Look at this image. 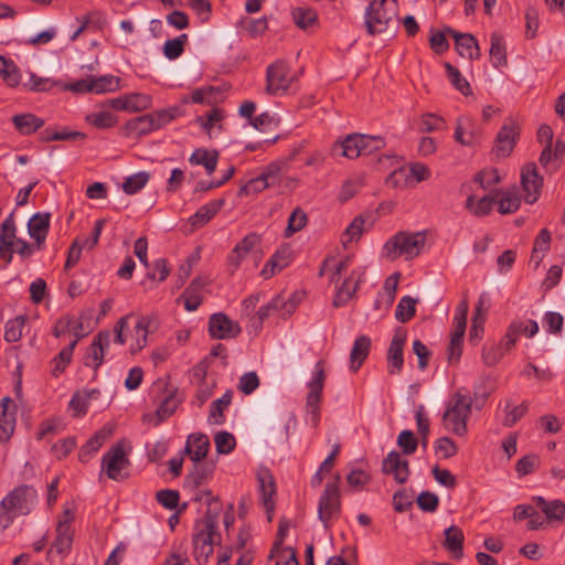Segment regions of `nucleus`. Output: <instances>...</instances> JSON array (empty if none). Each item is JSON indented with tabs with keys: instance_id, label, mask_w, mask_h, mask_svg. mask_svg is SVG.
Wrapping results in <instances>:
<instances>
[{
	"instance_id": "46",
	"label": "nucleus",
	"mask_w": 565,
	"mask_h": 565,
	"mask_svg": "<svg viewBox=\"0 0 565 565\" xmlns=\"http://www.w3.org/2000/svg\"><path fill=\"white\" fill-rule=\"evenodd\" d=\"M74 531L72 527H66L62 524H56V537L53 542V547L56 553L64 554L72 547Z\"/></svg>"
},
{
	"instance_id": "39",
	"label": "nucleus",
	"mask_w": 565,
	"mask_h": 565,
	"mask_svg": "<svg viewBox=\"0 0 565 565\" xmlns=\"http://www.w3.org/2000/svg\"><path fill=\"white\" fill-rule=\"evenodd\" d=\"M99 395L98 390H85L83 392H75L70 401V408L75 412L74 416L85 415L88 411V402Z\"/></svg>"
},
{
	"instance_id": "62",
	"label": "nucleus",
	"mask_w": 565,
	"mask_h": 565,
	"mask_svg": "<svg viewBox=\"0 0 565 565\" xmlns=\"http://www.w3.org/2000/svg\"><path fill=\"white\" fill-rule=\"evenodd\" d=\"M14 413L0 412V443H6L10 439L14 431Z\"/></svg>"
},
{
	"instance_id": "23",
	"label": "nucleus",
	"mask_w": 565,
	"mask_h": 565,
	"mask_svg": "<svg viewBox=\"0 0 565 565\" xmlns=\"http://www.w3.org/2000/svg\"><path fill=\"white\" fill-rule=\"evenodd\" d=\"M210 439L205 434L194 433L189 435L184 454H186L193 462L202 461L210 450Z\"/></svg>"
},
{
	"instance_id": "14",
	"label": "nucleus",
	"mask_w": 565,
	"mask_h": 565,
	"mask_svg": "<svg viewBox=\"0 0 565 565\" xmlns=\"http://www.w3.org/2000/svg\"><path fill=\"white\" fill-rule=\"evenodd\" d=\"M482 131L475 120L459 117L456 122L454 138L461 146L475 147L482 140Z\"/></svg>"
},
{
	"instance_id": "16",
	"label": "nucleus",
	"mask_w": 565,
	"mask_h": 565,
	"mask_svg": "<svg viewBox=\"0 0 565 565\" xmlns=\"http://www.w3.org/2000/svg\"><path fill=\"white\" fill-rule=\"evenodd\" d=\"M315 367V374L308 383L309 393L307 395V407L311 408L313 419L317 423L319 419V403L324 385L326 373L322 361L317 362Z\"/></svg>"
},
{
	"instance_id": "24",
	"label": "nucleus",
	"mask_w": 565,
	"mask_h": 565,
	"mask_svg": "<svg viewBox=\"0 0 565 565\" xmlns=\"http://www.w3.org/2000/svg\"><path fill=\"white\" fill-rule=\"evenodd\" d=\"M292 252L290 247H281L270 257L265 267L262 269L260 275L265 279L273 277L276 273H279L286 268L290 264Z\"/></svg>"
},
{
	"instance_id": "58",
	"label": "nucleus",
	"mask_w": 565,
	"mask_h": 565,
	"mask_svg": "<svg viewBox=\"0 0 565 565\" xmlns=\"http://www.w3.org/2000/svg\"><path fill=\"white\" fill-rule=\"evenodd\" d=\"M86 121L99 129H107L117 124V118L109 111H98L86 116Z\"/></svg>"
},
{
	"instance_id": "13",
	"label": "nucleus",
	"mask_w": 565,
	"mask_h": 565,
	"mask_svg": "<svg viewBox=\"0 0 565 565\" xmlns=\"http://www.w3.org/2000/svg\"><path fill=\"white\" fill-rule=\"evenodd\" d=\"M239 324L231 320L225 313L217 312L210 317L209 333L213 339L230 340L239 335Z\"/></svg>"
},
{
	"instance_id": "5",
	"label": "nucleus",
	"mask_w": 565,
	"mask_h": 565,
	"mask_svg": "<svg viewBox=\"0 0 565 565\" xmlns=\"http://www.w3.org/2000/svg\"><path fill=\"white\" fill-rule=\"evenodd\" d=\"M426 243V237L423 232H398L393 235L383 247V256L390 260H395L399 257L405 259H414L417 257Z\"/></svg>"
},
{
	"instance_id": "36",
	"label": "nucleus",
	"mask_w": 565,
	"mask_h": 565,
	"mask_svg": "<svg viewBox=\"0 0 565 565\" xmlns=\"http://www.w3.org/2000/svg\"><path fill=\"white\" fill-rule=\"evenodd\" d=\"M193 463V469L188 473L185 481L192 488L199 489L212 476L214 465L202 461Z\"/></svg>"
},
{
	"instance_id": "28",
	"label": "nucleus",
	"mask_w": 565,
	"mask_h": 565,
	"mask_svg": "<svg viewBox=\"0 0 565 565\" xmlns=\"http://www.w3.org/2000/svg\"><path fill=\"white\" fill-rule=\"evenodd\" d=\"M371 349V339L367 335H360L355 339L350 353V369L358 372L366 360Z\"/></svg>"
},
{
	"instance_id": "12",
	"label": "nucleus",
	"mask_w": 565,
	"mask_h": 565,
	"mask_svg": "<svg viewBox=\"0 0 565 565\" xmlns=\"http://www.w3.org/2000/svg\"><path fill=\"white\" fill-rule=\"evenodd\" d=\"M407 332L405 329L397 328L392 338L387 350V372L391 375L399 374L404 365V344L406 342Z\"/></svg>"
},
{
	"instance_id": "57",
	"label": "nucleus",
	"mask_w": 565,
	"mask_h": 565,
	"mask_svg": "<svg viewBox=\"0 0 565 565\" xmlns=\"http://www.w3.org/2000/svg\"><path fill=\"white\" fill-rule=\"evenodd\" d=\"M307 221V214L300 207H296L288 218L285 236L289 237L296 232L301 231L306 226Z\"/></svg>"
},
{
	"instance_id": "38",
	"label": "nucleus",
	"mask_w": 565,
	"mask_h": 565,
	"mask_svg": "<svg viewBox=\"0 0 565 565\" xmlns=\"http://www.w3.org/2000/svg\"><path fill=\"white\" fill-rule=\"evenodd\" d=\"M232 391L227 390L222 397L212 402L209 414V422L214 425H222L225 422L224 411L232 403Z\"/></svg>"
},
{
	"instance_id": "1",
	"label": "nucleus",
	"mask_w": 565,
	"mask_h": 565,
	"mask_svg": "<svg viewBox=\"0 0 565 565\" xmlns=\"http://www.w3.org/2000/svg\"><path fill=\"white\" fill-rule=\"evenodd\" d=\"M486 398L487 396H483L480 402L477 392L472 396L465 387L457 390L448 401L441 417L445 429L459 437L466 436L468 433L467 422L471 416L473 404L477 409H481Z\"/></svg>"
},
{
	"instance_id": "56",
	"label": "nucleus",
	"mask_w": 565,
	"mask_h": 565,
	"mask_svg": "<svg viewBox=\"0 0 565 565\" xmlns=\"http://www.w3.org/2000/svg\"><path fill=\"white\" fill-rule=\"evenodd\" d=\"M25 323L23 316L15 317L6 323L4 328V340L7 342H17L22 337V329Z\"/></svg>"
},
{
	"instance_id": "41",
	"label": "nucleus",
	"mask_w": 565,
	"mask_h": 565,
	"mask_svg": "<svg viewBox=\"0 0 565 565\" xmlns=\"http://www.w3.org/2000/svg\"><path fill=\"white\" fill-rule=\"evenodd\" d=\"M489 53L491 63L495 68L507 65V50L503 42V38L500 34H491V46Z\"/></svg>"
},
{
	"instance_id": "44",
	"label": "nucleus",
	"mask_w": 565,
	"mask_h": 565,
	"mask_svg": "<svg viewBox=\"0 0 565 565\" xmlns=\"http://www.w3.org/2000/svg\"><path fill=\"white\" fill-rule=\"evenodd\" d=\"M17 227L13 214H10L2 223L0 230V252H9L8 247L14 246Z\"/></svg>"
},
{
	"instance_id": "43",
	"label": "nucleus",
	"mask_w": 565,
	"mask_h": 565,
	"mask_svg": "<svg viewBox=\"0 0 565 565\" xmlns=\"http://www.w3.org/2000/svg\"><path fill=\"white\" fill-rule=\"evenodd\" d=\"M291 17L296 25L306 30L318 22V13L309 7H297L291 11Z\"/></svg>"
},
{
	"instance_id": "47",
	"label": "nucleus",
	"mask_w": 565,
	"mask_h": 565,
	"mask_svg": "<svg viewBox=\"0 0 565 565\" xmlns=\"http://www.w3.org/2000/svg\"><path fill=\"white\" fill-rule=\"evenodd\" d=\"M113 429L103 427L90 437L85 446L81 449L79 457L97 452L104 443L111 436Z\"/></svg>"
},
{
	"instance_id": "9",
	"label": "nucleus",
	"mask_w": 565,
	"mask_h": 565,
	"mask_svg": "<svg viewBox=\"0 0 565 565\" xmlns=\"http://www.w3.org/2000/svg\"><path fill=\"white\" fill-rule=\"evenodd\" d=\"M129 466L130 460L120 445L111 447L104 454L102 459V469L106 471L109 479L116 481L124 480L128 477V473H124L122 471Z\"/></svg>"
},
{
	"instance_id": "31",
	"label": "nucleus",
	"mask_w": 565,
	"mask_h": 565,
	"mask_svg": "<svg viewBox=\"0 0 565 565\" xmlns=\"http://www.w3.org/2000/svg\"><path fill=\"white\" fill-rule=\"evenodd\" d=\"M463 533L461 529L456 525H451L445 530L444 547L450 552L455 559H459L463 555Z\"/></svg>"
},
{
	"instance_id": "63",
	"label": "nucleus",
	"mask_w": 565,
	"mask_h": 565,
	"mask_svg": "<svg viewBox=\"0 0 565 565\" xmlns=\"http://www.w3.org/2000/svg\"><path fill=\"white\" fill-rule=\"evenodd\" d=\"M216 451L218 454L227 455L234 450L236 446L235 437L227 431H220L214 436Z\"/></svg>"
},
{
	"instance_id": "2",
	"label": "nucleus",
	"mask_w": 565,
	"mask_h": 565,
	"mask_svg": "<svg viewBox=\"0 0 565 565\" xmlns=\"http://www.w3.org/2000/svg\"><path fill=\"white\" fill-rule=\"evenodd\" d=\"M38 501V492L33 487L21 484L10 491L0 502V527L8 529L20 515L31 512Z\"/></svg>"
},
{
	"instance_id": "10",
	"label": "nucleus",
	"mask_w": 565,
	"mask_h": 565,
	"mask_svg": "<svg viewBox=\"0 0 565 565\" xmlns=\"http://www.w3.org/2000/svg\"><path fill=\"white\" fill-rule=\"evenodd\" d=\"M281 168L278 164H269L267 169L257 178L249 180L238 190V196L259 193L263 190L275 186L280 182Z\"/></svg>"
},
{
	"instance_id": "8",
	"label": "nucleus",
	"mask_w": 565,
	"mask_h": 565,
	"mask_svg": "<svg viewBox=\"0 0 565 565\" xmlns=\"http://www.w3.org/2000/svg\"><path fill=\"white\" fill-rule=\"evenodd\" d=\"M340 476L337 475L333 482L326 484L324 491L320 497L318 504V515L320 521L328 526V522L340 514L341 499L339 490Z\"/></svg>"
},
{
	"instance_id": "17",
	"label": "nucleus",
	"mask_w": 565,
	"mask_h": 565,
	"mask_svg": "<svg viewBox=\"0 0 565 565\" xmlns=\"http://www.w3.org/2000/svg\"><path fill=\"white\" fill-rule=\"evenodd\" d=\"M519 137V127L510 119L499 130L495 138L494 152L499 158H508L512 152Z\"/></svg>"
},
{
	"instance_id": "55",
	"label": "nucleus",
	"mask_w": 565,
	"mask_h": 565,
	"mask_svg": "<svg viewBox=\"0 0 565 565\" xmlns=\"http://www.w3.org/2000/svg\"><path fill=\"white\" fill-rule=\"evenodd\" d=\"M449 81L455 86L456 89H458L461 94L465 96H468L471 94V88L469 83L465 77L461 76V73L459 70L455 66H452L450 63L445 64Z\"/></svg>"
},
{
	"instance_id": "48",
	"label": "nucleus",
	"mask_w": 565,
	"mask_h": 565,
	"mask_svg": "<svg viewBox=\"0 0 565 565\" xmlns=\"http://www.w3.org/2000/svg\"><path fill=\"white\" fill-rule=\"evenodd\" d=\"M527 411L529 404L526 402H522L520 405H513L511 401H507L504 406L505 416L502 422L503 426L512 427L527 413Z\"/></svg>"
},
{
	"instance_id": "45",
	"label": "nucleus",
	"mask_w": 565,
	"mask_h": 565,
	"mask_svg": "<svg viewBox=\"0 0 565 565\" xmlns=\"http://www.w3.org/2000/svg\"><path fill=\"white\" fill-rule=\"evenodd\" d=\"M77 344V340H73L67 347L63 348L61 352L52 360L53 370L52 375L54 377L60 376L71 363L73 351Z\"/></svg>"
},
{
	"instance_id": "15",
	"label": "nucleus",
	"mask_w": 565,
	"mask_h": 565,
	"mask_svg": "<svg viewBox=\"0 0 565 565\" xmlns=\"http://www.w3.org/2000/svg\"><path fill=\"white\" fill-rule=\"evenodd\" d=\"M110 344V332L99 331L93 339L92 343L86 350L84 356V365L92 367L94 371L103 364L105 350Z\"/></svg>"
},
{
	"instance_id": "27",
	"label": "nucleus",
	"mask_w": 565,
	"mask_h": 565,
	"mask_svg": "<svg viewBox=\"0 0 565 565\" xmlns=\"http://www.w3.org/2000/svg\"><path fill=\"white\" fill-rule=\"evenodd\" d=\"M205 285V280H202L201 278H195L183 290L181 298L183 299L185 310L194 311L200 307L203 300L202 289Z\"/></svg>"
},
{
	"instance_id": "7",
	"label": "nucleus",
	"mask_w": 565,
	"mask_h": 565,
	"mask_svg": "<svg viewBox=\"0 0 565 565\" xmlns=\"http://www.w3.org/2000/svg\"><path fill=\"white\" fill-rule=\"evenodd\" d=\"M294 76L287 62L278 60L266 70V87L268 95L276 96L285 94L291 86Z\"/></svg>"
},
{
	"instance_id": "53",
	"label": "nucleus",
	"mask_w": 565,
	"mask_h": 565,
	"mask_svg": "<svg viewBox=\"0 0 565 565\" xmlns=\"http://www.w3.org/2000/svg\"><path fill=\"white\" fill-rule=\"evenodd\" d=\"M150 174L145 171L137 172L126 178L122 183V190L126 194L132 195L138 193L149 181Z\"/></svg>"
},
{
	"instance_id": "51",
	"label": "nucleus",
	"mask_w": 565,
	"mask_h": 565,
	"mask_svg": "<svg viewBox=\"0 0 565 565\" xmlns=\"http://www.w3.org/2000/svg\"><path fill=\"white\" fill-rule=\"evenodd\" d=\"M218 88L204 86L194 89L190 94L191 103L202 105H214L217 102Z\"/></svg>"
},
{
	"instance_id": "29",
	"label": "nucleus",
	"mask_w": 565,
	"mask_h": 565,
	"mask_svg": "<svg viewBox=\"0 0 565 565\" xmlns=\"http://www.w3.org/2000/svg\"><path fill=\"white\" fill-rule=\"evenodd\" d=\"M373 223L374 218L372 213H365L356 216L345 230L344 235L347 236V239L343 242V245L347 246L348 243L359 241L361 235L370 230Z\"/></svg>"
},
{
	"instance_id": "60",
	"label": "nucleus",
	"mask_w": 565,
	"mask_h": 565,
	"mask_svg": "<svg viewBox=\"0 0 565 565\" xmlns=\"http://www.w3.org/2000/svg\"><path fill=\"white\" fill-rule=\"evenodd\" d=\"M444 127H445L444 118H441L435 114L427 113L422 116V118L419 120L418 129L420 132H431V131L443 130Z\"/></svg>"
},
{
	"instance_id": "42",
	"label": "nucleus",
	"mask_w": 565,
	"mask_h": 565,
	"mask_svg": "<svg viewBox=\"0 0 565 565\" xmlns=\"http://www.w3.org/2000/svg\"><path fill=\"white\" fill-rule=\"evenodd\" d=\"M224 118V114L220 108H212L206 116H199L196 121L200 124L202 129L209 135L210 138L214 135V129L222 130L221 121Z\"/></svg>"
},
{
	"instance_id": "49",
	"label": "nucleus",
	"mask_w": 565,
	"mask_h": 565,
	"mask_svg": "<svg viewBox=\"0 0 565 565\" xmlns=\"http://www.w3.org/2000/svg\"><path fill=\"white\" fill-rule=\"evenodd\" d=\"M0 76L11 87L19 85L20 75L12 60L0 55Z\"/></svg>"
},
{
	"instance_id": "18",
	"label": "nucleus",
	"mask_w": 565,
	"mask_h": 565,
	"mask_svg": "<svg viewBox=\"0 0 565 565\" xmlns=\"http://www.w3.org/2000/svg\"><path fill=\"white\" fill-rule=\"evenodd\" d=\"M382 472L392 475L397 483H405L411 475L408 460L403 459L401 454L393 450L388 452L382 462Z\"/></svg>"
},
{
	"instance_id": "25",
	"label": "nucleus",
	"mask_w": 565,
	"mask_h": 565,
	"mask_svg": "<svg viewBox=\"0 0 565 565\" xmlns=\"http://www.w3.org/2000/svg\"><path fill=\"white\" fill-rule=\"evenodd\" d=\"M49 227L50 213H36L30 218L28 223V231L30 236L35 239L38 249L42 248Z\"/></svg>"
},
{
	"instance_id": "26",
	"label": "nucleus",
	"mask_w": 565,
	"mask_h": 565,
	"mask_svg": "<svg viewBox=\"0 0 565 565\" xmlns=\"http://www.w3.org/2000/svg\"><path fill=\"white\" fill-rule=\"evenodd\" d=\"M363 141V134H351L342 141H337L333 145V151H339L341 156L348 159H355L361 156V145Z\"/></svg>"
},
{
	"instance_id": "52",
	"label": "nucleus",
	"mask_w": 565,
	"mask_h": 565,
	"mask_svg": "<svg viewBox=\"0 0 565 565\" xmlns=\"http://www.w3.org/2000/svg\"><path fill=\"white\" fill-rule=\"evenodd\" d=\"M416 299L411 296H404L395 311V318L402 323L408 322L416 313Z\"/></svg>"
},
{
	"instance_id": "37",
	"label": "nucleus",
	"mask_w": 565,
	"mask_h": 565,
	"mask_svg": "<svg viewBox=\"0 0 565 565\" xmlns=\"http://www.w3.org/2000/svg\"><path fill=\"white\" fill-rule=\"evenodd\" d=\"M536 505L550 521H562L565 519V503L561 500L546 501L542 497L534 498Z\"/></svg>"
},
{
	"instance_id": "40",
	"label": "nucleus",
	"mask_w": 565,
	"mask_h": 565,
	"mask_svg": "<svg viewBox=\"0 0 565 565\" xmlns=\"http://www.w3.org/2000/svg\"><path fill=\"white\" fill-rule=\"evenodd\" d=\"M352 279L353 274L344 279L341 287L338 289L333 299L334 307L344 306L353 297L356 289L359 288L360 282L362 281V274L359 275V278L355 281H352Z\"/></svg>"
},
{
	"instance_id": "22",
	"label": "nucleus",
	"mask_w": 565,
	"mask_h": 565,
	"mask_svg": "<svg viewBox=\"0 0 565 565\" xmlns=\"http://www.w3.org/2000/svg\"><path fill=\"white\" fill-rule=\"evenodd\" d=\"M177 388L169 391L168 394L163 397L162 402L160 403L156 412V415L153 416L147 414L143 416V420H153V425L158 426L164 419L172 416L181 403V399L177 397Z\"/></svg>"
},
{
	"instance_id": "33",
	"label": "nucleus",
	"mask_w": 565,
	"mask_h": 565,
	"mask_svg": "<svg viewBox=\"0 0 565 565\" xmlns=\"http://www.w3.org/2000/svg\"><path fill=\"white\" fill-rule=\"evenodd\" d=\"M455 328L450 334V342L448 345V360L449 362H457L462 353V341L466 332V322L454 321Z\"/></svg>"
},
{
	"instance_id": "61",
	"label": "nucleus",
	"mask_w": 565,
	"mask_h": 565,
	"mask_svg": "<svg viewBox=\"0 0 565 565\" xmlns=\"http://www.w3.org/2000/svg\"><path fill=\"white\" fill-rule=\"evenodd\" d=\"M93 92L100 94L113 92L119 87V78L113 75H105L98 78L92 77Z\"/></svg>"
},
{
	"instance_id": "64",
	"label": "nucleus",
	"mask_w": 565,
	"mask_h": 565,
	"mask_svg": "<svg viewBox=\"0 0 565 565\" xmlns=\"http://www.w3.org/2000/svg\"><path fill=\"white\" fill-rule=\"evenodd\" d=\"M540 465L537 455H526L519 459L515 465V471L520 477L532 473Z\"/></svg>"
},
{
	"instance_id": "54",
	"label": "nucleus",
	"mask_w": 565,
	"mask_h": 565,
	"mask_svg": "<svg viewBox=\"0 0 565 565\" xmlns=\"http://www.w3.org/2000/svg\"><path fill=\"white\" fill-rule=\"evenodd\" d=\"M188 42V34L183 33L175 39L168 40L163 45V54L169 60H175L184 52V45Z\"/></svg>"
},
{
	"instance_id": "20",
	"label": "nucleus",
	"mask_w": 565,
	"mask_h": 565,
	"mask_svg": "<svg viewBox=\"0 0 565 565\" xmlns=\"http://www.w3.org/2000/svg\"><path fill=\"white\" fill-rule=\"evenodd\" d=\"M257 481L262 502L266 512L268 513V520L270 521V513L275 509V502L273 499L276 494L275 479L268 469H262L257 473Z\"/></svg>"
},
{
	"instance_id": "19",
	"label": "nucleus",
	"mask_w": 565,
	"mask_h": 565,
	"mask_svg": "<svg viewBox=\"0 0 565 565\" xmlns=\"http://www.w3.org/2000/svg\"><path fill=\"white\" fill-rule=\"evenodd\" d=\"M260 243V236L257 233L247 234L227 256V267L233 274L241 265V262Z\"/></svg>"
},
{
	"instance_id": "3",
	"label": "nucleus",
	"mask_w": 565,
	"mask_h": 565,
	"mask_svg": "<svg viewBox=\"0 0 565 565\" xmlns=\"http://www.w3.org/2000/svg\"><path fill=\"white\" fill-rule=\"evenodd\" d=\"M216 511L205 513L203 519L194 524L193 556L199 565L207 564L214 545L221 543V534L216 532Z\"/></svg>"
},
{
	"instance_id": "6",
	"label": "nucleus",
	"mask_w": 565,
	"mask_h": 565,
	"mask_svg": "<svg viewBox=\"0 0 565 565\" xmlns=\"http://www.w3.org/2000/svg\"><path fill=\"white\" fill-rule=\"evenodd\" d=\"M397 0H373L365 10V28L369 35L385 32L397 19Z\"/></svg>"
},
{
	"instance_id": "50",
	"label": "nucleus",
	"mask_w": 565,
	"mask_h": 565,
	"mask_svg": "<svg viewBox=\"0 0 565 565\" xmlns=\"http://www.w3.org/2000/svg\"><path fill=\"white\" fill-rule=\"evenodd\" d=\"M498 211L501 214H511L519 210L521 205V199L513 188L503 193L502 198L499 200Z\"/></svg>"
},
{
	"instance_id": "59",
	"label": "nucleus",
	"mask_w": 565,
	"mask_h": 565,
	"mask_svg": "<svg viewBox=\"0 0 565 565\" xmlns=\"http://www.w3.org/2000/svg\"><path fill=\"white\" fill-rule=\"evenodd\" d=\"M239 24L252 38L263 35L268 29V20L265 17L259 19H242Z\"/></svg>"
},
{
	"instance_id": "4",
	"label": "nucleus",
	"mask_w": 565,
	"mask_h": 565,
	"mask_svg": "<svg viewBox=\"0 0 565 565\" xmlns=\"http://www.w3.org/2000/svg\"><path fill=\"white\" fill-rule=\"evenodd\" d=\"M183 115L180 106H172L150 114L141 115L128 120L122 127V134L127 138H140L157 130L173 119Z\"/></svg>"
},
{
	"instance_id": "35",
	"label": "nucleus",
	"mask_w": 565,
	"mask_h": 565,
	"mask_svg": "<svg viewBox=\"0 0 565 565\" xmlns=\"http://www.w3.org/2000/svg\"><path fill=\"white\" fill-rule=\"evenodd\" d=\"M15 129L22 135H31L43 127L44 120L34 114L15 115L12 118Z\"/></svg>"
},
{
	"instance_id": "30",
	"label": "nucleus",
	"mask_w": 565,
	"mask_h": 565,
	"mask_svg": "<svg viewBox=\"0 0 565 565\" xmlns=\"http://www.w3.org/2000/svg\"><path fill=\"white\" fill-rule=\"evenodd\" d=\"M156 327L154 321L150 317H140L134 328L135 342L130 345L132 354L141 351L147 345L148 333L151 328Z\"/></svg>"
},
{
	"instance_id": "21",
	"label": "nucleus",
	"mask_w": 565,
	"mask_h": 565,
	"mask_svg": "<svg viewBox=\"0 0 565 565\" xmlns=\"http://www.w3.org/2000/svg\"><path fill=\"white\" fill-rule=\"evenodd\" d=\"M446 32L454 36L456 50L460 56L468 60H478L480 57V47L472 34L459 33L451 28H446Z\"/></svg>"
},
{
	"instance_id": "34",
	"label": "nucleus",
	"mask_w": 565,
	"mask_h": 565,
	"mask_svg": "<svg viewBox=\"0 0 565 565\" xmlns=\"http://www.w3.org/2000/svg\"><path fill=\"white\" fill-rule=\"evenodd\" d=\"M189 161L191 164L203 166L206 174L211 175L216 169L218 152L216 150L199 148L191 154Z\"/></svg>"
},
{
	"instance_id": "32",
	"label": "nucleus",
	"mask_w": 565,
	"mask_h": 565,
	"mask_svg": "<svg viewBox=\"0 0 565 565\" xmlns=\"http://www.w3.org/2000/svg\"><path fill=\"white\" fill-rule=\"evenodd\" d=\"M224 205V200H213L202 205L191 217L190 223L193 227L199 228L205 225Z\"/></svg>"
},
{
	"instance_id": "11",
	"label": "nucleus",
	"mask_w": 565,
	"mask_h": 565,
	"mask_svg": "<svg viewBox=\"0 0 565 565\" xmlns=\"http://www.w3.org/2000/svg\"><path fill=\"white\" fill-rule=\"evenodd\" d=\"M521 185L524 191V201L527 204L535 203L541 194L543 177L540 175L534 162H529L521 170Z\"/></svg>"
}]
</instances>
